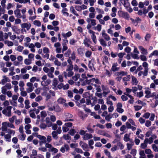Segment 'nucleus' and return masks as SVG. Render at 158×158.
I'll use <instances>...</instances> for the list:
<instances>
[{"instance_id":"f257e3e1","label":"nucleus","mask_w":158,"mask_h":158,"mask_svg":"<svg viewBox=\"0 0 158 158\" xmlns=\"http://www.w3.org/2000/svg\"><path fill=\"white\" fill-rule=\"evenodd\" d=\"M73 68L72 66H69L67 67L66 71H64L63 74L65 78H67V77H70L73 76L74 74V72L72 71Z\"/></svg>"},{"instance_id":"f03ea898","label":"nucleus","mask_w":158,"mask_h":158,"mask_svg":"<svg viewBox=\"0 0 158 158\" xmlns=\"http://www.w3.org/2000/svg\"><path fill=\"white\" fill-rule=\"evenodd\" d=\"M47 76L46 75H44L42 77V81H41V84L43 86H47L49 85L51 82V81L50 79L47 80Z\"/></svg>"},{"instance_id":"7ed1b4c3","label":"nucleus","mask_w":158,"mask_h":158,"mask_svg":"<svg viewBox=\"0 0 158 158\" xmlns=\"http://www.w3.org/2000/svg\"><path fill=\"white\" fill-rule=\"evenodd\" d=\"M57 102L59 104L63 105L64 107H68V104L66 102V100L60 97L58 98Z\"/></svg>"},{"instance_id":"20e7f679","label":"nucleus","mask_w":158,"mask_h":158,"mask_svg":"<svg viewBox=\"0 0 158 158\" xmlns=\"http://www.w3.org/2000/svg\"><path fill=\"white\" fill-rule=\"evenodd\" d=\"M43 53L42 54L43 56L48 59L49 57V50L47 48H44L43 50Z\"/></svg>"},{"instance_id":"39448f33","label":"nucleus","mask_w":158,"mask_h":158,"mask_svg":"<svg viewBox=\"0 0 158 158\" xmlns=\"http://www.w3.org/2000/svg\"><path fill=\"white\" fill-rule=\"evenodd\" d=\"M64 116L66 117V118H65L64 121L66 122L73 121V119H71V118H72L73 116V115L72 114L68 113H65L64 114Z\"/></svg>"},{"instance_id":"423d86ee","label":"nucleus","mask_w":158,"mask_h":158,"mask_svg":"<svg viewBox=\"0 0 158 158\" xmlns=\"http://www.w3.org/2000/svg\"><path fill=\"white\" fill-rule=\"evenodd\" d=\"M91 42L89 39L87 38L86 36L85 37V39L83 40V44L86 47H89L90 46V44L91 43Z\"/></svg>"},{"instance_id":"0eeeda50","label":"nucleus","mask_w":158,"mask_h":158,"mask_svg":"<svg viewBox=\"0 0 158 158\" xmlns=\"http://www.w3.org/2000/svg\"><path fill=\"white\" fill-rule=\"evenodd\" d=\"M70 149L69 145L67 144H64L63 146L60 149V151L64 153L65 152V150L66 151H68Z\"/></svg>"},{"instance_id":"6e6552de","label":"nucleus","mask_w":158,"mask_h":158,"mask_svg":"<svg viewBox=\"0 0 158 158\" xmlns=\"http://www.w3.org/2000/svg\"><path fill=\"white\" fill-rule=\"evenodd\" d=\"M116 110L117 112L120 113H122L124 111L123 109L122 108V104L121 103L119 102L117 105Z\"/></svg>"},{"instance_id":"1a4fd4ad","label":"nucleus","mask_w":158,"mask_h":158,"mask_svg":"<svg viewBox=\"0 0 158 158\" xmlns=\"http://www.w3.org/2000/svg\"><path fill=\"white\" fill-rule=\"evenodd\" d=\"M145 153L147 154V157L148 158H153L154 157V155L152 154V152L149 149H147L145 150Z\"/></svg>"},{"instance_id":"9d476101","label":"nucleus","mask_w":158,"mask_h":158,"mask_svg":"<svg viewBox=\"0 0 158 158\" xmlns=\"http://www.w3.org/2000/svg\"><path fill=\"white\" fill-rule=\"evenodd\" d=\"M54 71V68L53 67H51L49 69V71L48 72V77L51 78H52L54 77V76L53 74V73Z\"/></svg>"},{"instance_id":"9b49d317","label":"nucleus","mask_w":158,"mask_h":158,"mask_svg":"<svg viewBox=\"0 0 158 158\" xmlns=\"http://www.w3.org/2000/svg\"><path fill=\"white\" fill-rule=\"evenodd\" d=\"M90 84L93 85L95 83L97 84H101V82L98 78H92L90 79Z\"/></svg>"},{"instance_id":"f8f14e48","label":"nucleus","mask_w":158,"mask_h":158,"mask_svg":"<svg viewBox=\"0 0 158 158\" xmlns=\"http://www.w3.org/2000/svg\"><path fill=\"white\" fill-rule=\"evenodd\" d=\"M79 144L84 150H87V149L88 148V147L87 143L82 141H81L79 142Z\"/></svg>"},{"instance_id":"ddd939ff","label":"nucleus","mask_w":158,"mask_h":158,"mask_svg":"<svg viewBox=\"0 0 158 158\" xmlns=\"http://www.w3.org/2000/svg\"><path fill=\"white\" fill-rule=\"evenodd\" d=\"M138 48L141 51V54H142L146 55L148 54L147 49L144 48L143 46H139L138 47Z\"/></svg>"},{"instance_id":"4468645a","label":"nucleus","mask_w":158,"mask_h":158,"mask_svg":"<svg viewBox=\"0 0 158 158\" xmlns=\"http://www.w3.org/2000/svg\"><path fill=\"white\" fill-rule=\"evenodd\" d=\"M102 37L106 41H109L110 40V37L106 33L105 30H104L102 31Z\"/></svg>"},{"instance_id":"2eb2a0df","label":"nucleus","mask_w":158,"mask_h":158,"mask_svg":"<svg viewBox=\"0 0 158 158\" xmlns=\"http://www.w3.org/2000/svg\"><path fill=\"white\" fill-rule=\"evenodd\" d=\"M119 12L121 16L125 19H128L130 17L129 15L127 12H124L123 11H120Z\"/></svg>"},{"instance_id":"dca6fc26","label":"nucleus","mask_w":158,"mask_h":158,"mask_svg":"<svg viewBox=\"0 0 158 158\" xmlns=\"http://www.w3.org/2000/svg\"><path fill=\"white\" fill-rule=\"evenodd\" d=\"M86 21L88 23H90L92 26H95L96 25V20L95 19L87 18Z\"/></svg>"},{"instance_id":"f3484780","label":"nucleus","mask_w":158,"mask_h":158,"mask_svg":"<svg viewBox=\"0 0 158 158\" xmlns=\"http://www.w3.org/2000/svg\"><path fill=\"white\" fill-rule=\"evenodd\" d=\"M41 94L43 96L45 95L49 92V89L47 87H44L43 89H41Z\"/></svg>"},{"instance_id":"a211bd4d","label":"nucleus","mask_w":158,"mask_h":158,"mask_svg":"<svg viewBox=\"0 0 158 158\" xmlns=\"http://www.w3.org/2000/svg\"><path fill=\"white\" fill-rule=\"evenodd\" d=\"M32 153L30 156L31 158H40V156H37V152L36 150L33 149Z\"/></svg>"},{"instance_id":"6ab92c4d","label":"nucleus","mask_w":158,"mask_h":158,"mask_svg":"<svg viewBox=\"0 0 158 158\" xmlns=\"http://www.w3.org/2000/svg\"><path fill=\"white\" fill-rule=\"evenodd\" d=\"M118 66V64L117 63H114L111 67V70L113 72H115L116 71H118L119 68L118 67H117V66Z\"/></svg>"},{"instance_id":"aec40b11","label":"nucleus","mask_w":158,"mask_h":158,"mask_svg":"<svg viewBox=\"0 0 158 158\" xmlns=\"http://www.w3.org/2000/svg\"><path fill=\"white\" fill-rule=\"evenodd\" d=\"M47 28L49 30H53L55 31H58L59 30V27H53L51 25H48L47 26Z\"/></svg>"},{"instance_id":"412c9836","label":"nucleus","mask_w":158,"mask_h":158,"mask_svg":"<svg viewBox=\"0 0 158 158\" xmlns=\"http://www.w3.org/2000/svg\"><path fill=\"white\" fill-rule=\"evenodd\" d=\"M61 35L65 39H67V38H69L72 35V33L70 31H69L66 33L62 32Z\"/></svg>"},{"instance_id":"4be33fe9","label":"nucleus","mask_w":158,"mask_h":158,"mask_svg":"<svg viewBox=\"0 0 158 158\" xmlns=\"http://www.w3.org/2000/svg\"><path fill=\"white\" fill-rule=\"evenodd\" d=\"M93 137V135L92 134L89 133H85L84 135L83 139L84 140H87Z\"/></svg>"},{"instance_id":"5701e85b","label":"nucleus","mask_w":158,"mask_h":158,"mask_svg":"<svg viewBox=\"0 0 158 158\" xmlns=\"http://www.w3.org/2000/svg\"><path fill=\"white\" fill-rule=\"evenodd\" d=\"M148 63L146 62H144L143 63V66L144 68V73L145 75L147 74V72H148Z\"/></svg>"},{"instance_id":"b1692460","label":"nucleus","mask_w":158,"mask_h":158,"mask_svg":"<svg viewBox=\"0 0 158 158\" xmlns=\"http://www.w3.org/2000/svg\"><path fill=\"white\" fill-rule=\"evenodd\" d=\"M102 90L103 91V94H107L108 93L110 92V91L108 88L106 87L103 85H101Z\"/></svg>"},{"instance_id":"393cba45","label":"nucleus","mask_w":158,"mask_h":158,"mask_svg":"<svg viewBox=\"0 0 158 158\" xmlns=\"http://www.w3.org/2000/svg\"><path fill=\"white\" fill-rule=\"evenodd\" d=\"M77 52L78 54L79 55L82 56L84 54L85 50L83 48H79L77 49Z\"/></svg>"},{"instance_id":"a878e982","label":"nucleus","mask_w":158,"mask_h":158,"mask_svg":"<svg viewBox=\"0 0 158 158\" xmlns=\"http://www.w3.org/2000/svg\"><path fill=\"white\" fill-rule=\"evenodd\" d=\"M12 31L17 34H19L20 32V30L18 29L16 26H13L11 27Z\"/></svg>"},{"instance_id":"bb28decb","label":"nucleus","mask_w":158,"mask_h":158,"mask_svg":"<svg viewBox=\"0 0 158 158\" xmlns=\"http://www.w3.org/2000/svg\"><path fill=\"white\" fill-rule=\"evenodd\" d=\"M78 115L83 120L87 116V114H84L82 111H81L78 113Z\"/></svg>"},{"instance_id":"cd10ccee","label":"nucleus","mask_w":158,"mask_h":158,"mask_svg":"<svg viewBox=\"0 0 158 158\" xmlns=\"http://www.w3.org/2000/svg\"><path fill=\"white\" fill-rule=\"evenodd\" d=\"M20 12V10L19 9H16L14 11V14L16 15V17L19 18H21L22 16Z\"/></svg>"},{"instance_id":"c85d7f7f","label":"nucleus","mask_w":158,"mask_h":158,"mask_svg":"<svg viewBox=\"0 0 158 158\" xmlns=\"http://www.w3.org/2000/svg\"><path fill=\"white\" fill-rule=\"evenodd\" d=\"M117 11V9L115 7H113L112 9V12L110 14V16L112 17H114L116 15V12Z\"/></svg>"},{"instance_id":"c756f323","label":"nucleus","mask_w":158,"mask_h":158,"mask_svg":"<svg viewBox=\"0 0 158 158\" xmlns=\"http://www.w3.org/2000/svg\"><path fill=\"white\" fill-rule=\"evenodd\" d=\"M7 122H3L2 123V130L3 131H6L7 130V126L6 125Z\"/></svg>"},{"instance_id":"7c9ffc66","label":"nucleus","mask_w":158,"mask_h":158,"mask_svg":"<svg viewBox=\"0 0 158 158\" xmlns=\"http://www.w3.org/2000/svg\"><path fill=\"white\" fill-rule=\"evenodd\" d=\"M138 81L137 79L134 76H132L131 83L132 85H136L138 83Z\"/></svg>"},{"instance_id":"2f4dec72","label":"nucleus","mask_w":158,"mask_h":158,"mask_svg":"<svg viewBox=\"0 0 158 158\" xmlns=\"http://www.w3.org/2000/svg\"><path fill=\"white\" fill-rule=\"evenodd\" d=\"M99 41L100 44L103 47H105L107 46V44L105 41L102 38L99 39Z\"/></svg>"},{"instance_id":"473e14b6","label":"nucleus","mask_w":158,"mask_h":158,"mask_svg":"<svg viewBox=\"0 0 158 158\" xmlns=\"http://www.w3.org/2000/svg\"><path fill=\"white\" fill-rule=\"evenodd\" d=\"M153 142L152 140V139L151 137H150L149 138H146L144 140V142L146 143L147 144L149 143L151 144Z\"/></svg>"},{"instance_id":"72a5a7b5","label":"nucleus","mask_w":158,"mask_h":158,"mask_svg":"<svg viewBox=\"0 0 158 158\" xmlns=\"http://www.w3.org/2000/svg\"><path fill=\"white\" fill-rule=\"evenodd\" d=\"M131 143H127V148L128 150H130L132 148V146L134 145V143L133 141H131Z\"/></svg>"},{"instance_id":"f704fd0d","label":"nucleus","mask_w":158,"mask_h":158,"mask_svg":"<svg viewBox=\"0 0 158 158\" xmlns=\"http://www.w3.org/2000/svg\"><path fill=\"white\" fill-rule=\"evenodd\" d=\"M158 56V51L155 50L149 56V57H152V56Z\"/></svg>"},{"instance_id":"c9c22d12","label":"nucleus","mask_w":158,"mask_h":158,"mask_svg":"<svg viewBox=\"0 0 158 158\" xmlns=\"http://www.w3.org/2000/svg\"><path fill=\"white\" fill-rule=\"evenodd\" d=\"M46 122L47 123V125L48 127H50L52 126V123L49 121V117H47L46 118Z\"/></svg>"},{"instance_id":"e433bc0d","label":"nucleus","mask_w":158,"mask_h":158,"mask_svg":"<svg viewBox=\"0 0 158 158\" xmlns=\"http://www.w3.org/2000/svg\"><path fill=\"white\" fill-rule=\"evenodd\" d=\"M145 93L146 94L145 96L146 98H149L151 97V93L150 91L148 90H146L145 91Z\"/></svg>"},{"instance_id":"4c0bfd02","label":"nucleus","mask_w":158,"mask_h":158,"mask_svg":"<svg viewBox=\"0 0 158 158\" xmlns=\"http://www.w3.org/2000/svg\"><path fill=\"white\" fill-rule=\"evenodd\" d=\"M57 133L56 131H53L52 133V135L53 138L55 139H57L58 138Z\"/></svg>"},{"instance_id":"58836bf2","label":"nucleus","mask_w":158,"mask_h":158,"mask_svg":"<svg viewBox=\"0 0 158 158\" xmlns=\"http://www.w3.org/2000/svg\"><path fill=\"white\" fill-rule=\"evenodd\" d=\"M91 37L94 43L95 44H97V39L96 36L95 34L94 35H91Z\"/></svg>"},{"instance_id":"ea45409f","label":"nucleus","mask_w":158,"mask_h":158,"mask_svg":"<svg viewBox=\"0 0 158 158\" xmlns=\"http://www.w3.org/2000/svg\"><path fill=\"white\" fill-rule=\"evenodd\" d=\"M18 155L17 156V158H20L23 156V154H21L22 151L18 149L16 150V151Z\"/></svg>"},{"instance_id":"a19ab883","label":"nucleus","mask_w":158,"mask_h":158,"mask_svg":"<svg viewBox=\"0 0 158 158\" xmlns=\"http://www.w3.org/2000/svg\"><path fill=\"white\" fill-rule=\"evenodd\" d=\"M77 132L76 130L74 129H71L69 131V133L71 135L73 136Z\"/></svg>"},{"instance_id":"79ce46f5","label":"nucleus","mask_w":158,"mask_h":158,"mask_svg":"<svg viewBox=\"0 0 158 158\" xmlns=\"http://www.w3.org/2000/svg\"><path fill=\"white\" fill-rule=\"evenodd\" d=\"M127 74V72H125L123 71H121L120 72L116 73V74L117 76L122 75L123 76L126 75Z\"/></svg>"},{"instance_id":"37998d69","label":"nucleus","mask_w":158,"mask_h":158,"mask_svg":"<svg viewBox=\"0 0 158 158\" xmlns=\"http://www.w3.org/2000/svg\"><path fill=\"white\" fill-rule=\"evenodd\" d=\"M70 11L76 16H79V15L77 13L76 11L74 10V7H73V6H71L70 7Z\"/></svg>"},{"instance_id":"c03bdc74","label":"nucleus","mask_w":158,"mask_h":158,"mask_svg":"<svg viewBox=\"0 0 158 158\" xmlns=\"http://www.w3.org/2000/svg\"><path fill=\"white\" fill-rule=\"evenodd\" d=\"M140 59L143 61H146L147 60V58L144 54L141 55L139 56Z\"/></svg>"},{"instance_id":"a18cd8bd","label":"nucleus","mask_w":158,"mask_h":158,"mask_svg":"<svg viewBox=\"0 0 158 158\" xmlns=\"http://www.w3.org/2000/svg\"><path fill=\"white\" fill-rule=\"evenodd\" d=\"M3 78L1 80V83L2 85H4L7 82L6 80L7 77L5 75H4L3 76Z\"/></svg>"},{"instance_id":"49530a36","label":"nucleus","mask_w":158,"mask_h":158,"mask_svg":"<svg viewBox=\"0 0 158 158\" xmlns=\"http://www.w3.org/2000/svg\"><path fill=\"white\" fill-rule=\"evenodd\" d=\"M80 77V74H75V75L72 77V79L75 81H77Z\"/></svg>"},{"instance_id":"de8ad7c7","label":"nucleus","mask_w":158,"mask_h":158,"mask_svg":"<svg viewBox=\"0 0 158 158\" xmlns=\"http://www.w3.org/2000/svg\"><path fill=\"white\" fill-rule=\"evenodd\" d=\"M67 9L66 8H64L62 10V12L64 15H66L67 16H68L69 14L67 12Z\"/></svg>"},{"instance_id":"09e8293b","label":"nucleus","mask_w":158,"mask_h":158,"mask_svg":"<svg viewBox=\"0 0 158 158\" xmlns=\"http://www.w3.org/2000/svg\"><path fill=\"white\" fill-rule=\"evenodd\" d=\"M11 138V135L10 134H6L5 135V138L6 139V141L10 142L11 141L10 138Z\"/></svg>"},{"instance_id":"8fccbe9b","label":"nucleus","mask_w":158,"mask_h":158,"mask_svg":"<svg viewBox=\"0 0 158 158\" xmlns=\"http://www.w3.org/2000/svg\"><path fill=\"white\" fill-rule=\"evenodd\" d=\"M116 146L119 147L121 150L123 149L124 148V145L120 142L117 143Z\"/></svg>"},{"instance_id":"3c124183","label":"nucleus","mask_w":158,"mask_h":158,"mask_svg":"<svg viewBox=\"0 0 158 158\" xmlns=\"http://www.w3.org/2000/svg\"><path fill=\"white\" fill-rule=\"evenodd\" d=\"M77 42V41L74 38L71 39L69 40V44L72 45H74Z\"/></svg>"},{"instance_id":"603ef678","label":"nucleus","mask_w":158,"mask_h":158,"mask_svg":"<svg viewBox=\"0 0 158 158\" xmlns=\"http://www.w3.org/2000/svg\"><path fill=\"white\" fill-rule=\"evenodd\" d=\"M46 137L40 135V140H41V142L43 143H45L46 142Z\"/></svg>"},{"instance_id":"864d4df0","label":"nucleus","mask_w":158,"mask_h":158,"mask_svg":"<svg viewBox=\"0 0 158 158\" xmlns=\"http://www.w3.org/2000/svg\"><path fill=\"white\" fill-rule=\"evenodd\" d=\"M123 139L126 142H127L129 141H130V138L129 137V135L127 134H125Z\"/></svg>"},{"instance_id":"5fc2aeb1","label":"nucleus","mask_w":158,"mask_h":158,"mask_svg":"<svg viewBox=\"0 0 158 158\" xmlns=\"http://www.w3.org/2000/svg\"><path fill=\"white\" fill-rule=\"evenodd\" d=\"M92 52L91 51H87L85 53V56L86 57H90L91 55Z\"/></svg>"},{"instance_id":"6e6d98bb","label":"nucleus","mask_w":158,"mask_h":158,"mask_svg":"<svg viewBox=\"0 0 158 158\" xmlns=\"http://www.w3.org/2000/svg\"><path fill=\"white\" fill-rule=\"evenodd\" d=\"M52 85L56 87L58 84V81L56 78H54L53 80Z\"/></svg>"},{"instance_id":"4d7b16f0","label":"nucleus","mask_w":158,"mask_h":158,"mask_svg":"<svg viewBox=\"0 0 158 158\" xmlns=\"http://www.w3.org/2000/svg\"><path fill=\"white\" fill-rule=\"evenodd\" d=\"M151 37V35L149 33L147 34L144 38L145 41H148Z\"/></svg>"},{"instance_id":"13d9d810","label":"nucleus","mask_w":158,"mask_h":158,"mask_svg":"<svg viewBox=\"0 0 158 158\" xmlns=\"http://www.w3.org/2000/svg\"><path fill=\"white\" fill-rule=\"evenodd\" d=\"M48 150L49 151L53 152L54 153H56L58 152V150L57 149L52 147L51 148L49 149Z\"/></svg>"},{"instance_id":"bf43d9fd","label":"nucleus","mask_w":158,"mask_h":158,"mask_svg":"<svg viewBox=\"0 0 158 158\" xmlns=\"http://www.w3.org/2000/svg\"><path fill=\"white\" fill-rule=\"evenodd\" d=\"M152 147L153 150L155 152H158V148L157 147L155 144H153L152 145Z\"/></svg>"},{"instance_id":"052dcab7","label":"nucleus","mask_w":158,"mask_h":158,"mask_svg":"<svg viewBox=\"0 0 158 158\" xmlns=\"http://www.w3.org/2000/svg\"><path fill=\"white\" fill-rule=\"evenodd\" d=\"M7 89L5 86H3L2 87V92L4 94H6Z\"/></svg>"},{"instance_id":"680f3d73","label":"nucleus","mask_w":158,"mask_h":158,"mask_svg":"<svg viewBox=\"0 0 158 158\" xmlns=\"http://www.w3.org/2000/svg\"><path fill=\"white\" fill-rule=\"evenodd\" d=\"M126 54L125 52H120L118 54H117V55L118 57H119V58L120 59H123V58L124 56Z\"/></svg>"},{"instance_id":"e2e57ef3","label":"nucleus","mask_w":158,"mask_h":158,"mask_svg":"<svg viewBox=\"0 0 158 158\" xmlns=\"http://www.w3.org/2000/svg\"><path fill=\"white\" fill-rule=\"evenodd\" d=\"M131 77L130 75H128L126 77H125L123 78V80L124 81H129L131 78Z\"/></svg>"},{"instance_id":"0e129e2a","label":"nucleus","mask_w":158,"mask_h":158,"mask_svg":"<svg viewBox=\"0 0 158 158\" xmlns=\"http://www.w3.org/2000/svg\"><path fill=\"white\" fill-rule=\"evenodd\" d=\"M56 57L57 58H59V59H61V60L62 61L64 60V58H63V55L62 54H57L56 55Z\"/></svg>"},{"instance_id":"69168bd1","label":"nucleus","mask_w":158,"mask_h":158,"mask_svg":"<svg viewBox=\"0 0 158 158\" xmlns=\"http://www.w3.org/2000/svg\"><path fill=\"white\" fill-rule=\"evenodd\" d=\"M54 63L55 65H57V66H59L61 65L60 62L59 61L56 59H55V60L54 61Z\"/></svg>"},{"instance_id":"338daca9","label":"nucleus","mask_w":158,"mask_h":158,"mask_svg":"<svg viewBox=\"0 0 158 158\" xmlns=\"http://www.w3.org/2000/svg\"><path fill=\"white\" fill-rule=\"evenodd\" d=\"M52 25L54 27H57L56 26L59 24V22L57 21H53L52 22Z\"/></svg>"},{"instance_id":"774afa93","label":"nucleus","mask_w":158,"mask_h":158,"mask_svg":"<svg viewBox=\"0 0 158 158\" xmlns=\"http://www.w3.org/2000/svg\"><path fill=\"white\" fill-rule=\"evenodd\" d=\"M75 151L78 153H82L83 151L80 148H76L75 149Z\"/></svg>"}]
</instances>
